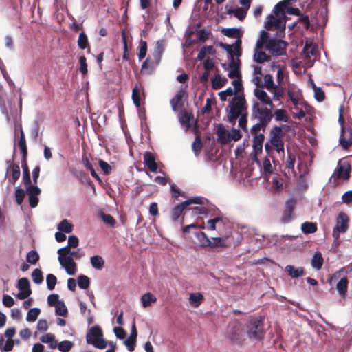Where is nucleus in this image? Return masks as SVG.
<instances>
[{
    "label": "nucleus",
    "instance_id": "f257e3e1",
    "mask_svg": "<svg viewBox=\"0 0 352 352\" xmlns=\"http://www.w3.org/2000/svg\"><path fill=\"white\" fill-rule=\"evenodd\" d=\"M296 0H283L278 2L265 19V22H286L292 20V16H297L294 22H310L312 19V13L308 10L302 7V10L292 6V3Z\"/></svg>",
    "mask_w": 352,
    "mask_h": 352
},
{
    "label": "nucleus",
    "instance_id": "f03ea898",
    "mask_svg": "<svg viewBox=\"0 0 352 352\" xmlns=\"http://www.w3.org/2000/svg\"><path fill=\"white\" fill-rule=\"evenodd\" d=\"M274 106L260 107L257 102H254L252 107V118L258 120L261 124L263 131L274 118L273 109Z\"/></svg>",
    "mask_w": 352,
    "mask_h": 352
},
{
    "label": "nucleus",
    "instance_id": "7ed1b4c3",
    "mask_svg": "<svg viewBox=\"0 0 352 352\" xmlns=\"http://www.w3.org/2000/svg\"><path fill=\"white\" fill-rule=\"evenodd\" d=\"M263 322L264 318L261 316L259 318H252L247 322L245 333L250 340L258 341L264 338Z\"/></svg>",
    "mask_w": 352,
    "mask_h": 352
},
{
    "label": "nucleus",
    "instance_id": "20e7f679",
    "mask_svg": "<svg viewBox=\"0 0 352 352\" xmlns=\"http://www.w3.org/2000/svg\"><path fill=\"white\" fill-rule=\"evenodd\" d=\"M247 110L248 105L243 93L234 95L225 109L226 111H231L236 113H242Z\"/></svg>",
    "mask_w": 352,
    "mask_h": 352
},
{
    "label": "nucleus",
    "instance_id": "39448f33",
    "mask_svg": "<svg viewBox=\"0 0 352 352\" xmlns=\"http://www.w3.org/2000/svg\"><path fill=\"white\" fill-rule=\"evenodd\" d=\"M244 333L241 325L234 322L229 324L227 330V338L232 344L241 345L244 340Z\"/></svg>",
    "mask_w": 352,
    "mask_h": 352
},
{
    "label": "nucleus",
    "instance_id": "423d86ee",
    "mask_svg": "<svg viewBox=\"0 0 352 352\" xmlns=\"http://www.w3.org/2000/svg\"><path fill=\"white\" fill-rule=\"evenodd\" d=\"M349 217L346 214L343 212H339L336 218V224L333 230V236L334 241H337L340 237V233H345L349 228Z\"/></svg>",
    "mask_w": 352,
    "mask_h": 352
},
{
    "label": "nucleus",
    "instance_id": "0eeeda50",
    "mask_svg": "<svg viewBox=\"0 0 352 352\" xmlns=\"http://www.w3.org/2000/svg\"><path fill=\"white\" fill-rule=\"evenodd\" d=\"M287 43L280 38H270L266 45V48L273 56L285 54V47Z\"/></svg>",
    "mask_w": 352,
    "mask_h": 352
},
{
    "label": "nucleus",
    "instance_id": "6e6552de",
    "mask_svg": "<svg viewBox=\"0 0 352 352\" xmlns=\"http://www.w3.org/2000/svg\"><path fill=\"white\" fill-rule=\"evenodd\" d=\"M240 4L242 6L241 8L235 9H228L227 14L234 15L238 20L242 21L245 19L247 12L250 7V0H239Z\"/></svg>",
    "mask_w": 352,
    "mask_h": 352
},
{
    "label": "nucleus",
    "instance_id": "1a4fd4ad",
    "mask_svg": "<svg viewBox=\"0 0 352 352\" xmlns=\"http://www.w3.org/2000/svg\"><path fill=\"white\" fill-rule=\"evenodd\" d=\"M25 187V193L28 195L29 205L32 208H34L38 206V197L41 193V189L36 185L29 184Z\"/></svg>",
    "mask_w": 352,
    "mask_h": 352
},
{
    "label": "nucleus",
    "instance_id": "9d476101",
    "mask_svg": "<svg viewBox=\"0 0 352 352\" xmlns=\"http://www.w3.org/2000/svg\"><path fill=\"white\" fill-rule=\"evenodd\" d=\"M144 165L152 173H159L165 175L162 170H158V164L156 162V157L151 152L146 151L144 153Z\"/></svg>",
    "mask_w": 352,
    "mask_h": 352
},
{
    "label": "nucleus",
    "instance_id": "9b49d317",
    "mask_svg": "<svg viewBox=\"0 0 352 352\" xmlns=\"http://www.w3.org/2000/svg\"><path fill=\"white\" fill-rule=\"evenodd\" d=\"M351 166L348 162L341 163L340 160L338 162L337 168L335 170L334 175L337 179L347 180L351 176Z\"/></svg>",
    "mask_w": 352,
    "mask_h": 352
},
{
    "label": "nucleus",
    "instance_id": "f8f14e48",
    "mask_svg": "<svg viewBox=\"0 0 352 352\" xmlns=\"http://www.w3.org/2000/svg\"><path fill=\"white\" fill-rule=\"evenodd\" d=\"M217 140L222 144L230 142V132L222 124H219L217 129Z\"/></svg>",
    "mask_w": 352,
    "mask_h": 352
},
{
    "label": "nucleus",
    "instance_id": "ddd939ff",
    "mask_svg": "<svg viewBox=\"0 0 352 352\" xmlns=\"http://www.w3.org/2000/svg\"><path fill=\"white\" fill-rule=\"evenodd\" d=\"M185 94V89H181L176 92L175 96L170 100V104L174 111H176L177 108H180L184 105L183 98Z\"/></svg>",
    "mask_w": 352,
    "mask_h": 352
},
{
    "label": "nucleus",
    "instance_id": "4468645a",
    "mask_svg": "<svg viewBox=\"0 0 352 352\" xmlns=\"http://www.w3.org/2000/svg\"><path fill=\"white\" fill-rule=\"evenodd\" d=\"M254 94L255 97L263 104H265L267 107L274 106L272 98L263 89H259L258 87H256L254 90Z\"/></svg>",
    "mask_w": 352,
    "mask_h": 352
},
{
    "label": "nucleus",
    "instance_id": "2eb2a0df",
    "mask_svg": "<svg viewBox=\"0 0 352 352\" xmlns=\"http://www.w3.org/2000/svg\"><path fill=\"white\" fill-rule=\"evenodd\" d=\"M265 28L267 30H271L272 29L276 30V36L278 38L285 37V29L287 23H264Z\"/></svg>",
    "mask_w": 352,
    "mask_h": 352
},
{
    "label": "nucleus",
    "instance_id": "dca6fc26",
    "mask_svg": "<svg viewBox=\"0 0 352 352\" xmlns=\"http://www.w3.org/2000/svg\"><path fill=\"white\" fill-rule=\"evenodd\" d=\"M90 336V340L92 342H94L95 340H98L99 338L103 336L102 331L101 327L98 325L95 324L92 326L88 331L86 335V341L87 342V339L89 338L88 336Z\"/></svg>",
    "mask_w": 352,
    "mask_h": 352
},
{
    "label": "nucleus",
    "instance_id": "f3484780",
    "mask_svg": "<svg viewBox=\"0 0 352 352\" xmlns=\"http://www.w3.org/2000/svg\"><path fill=\"white\" fill-rule=\"evenodd\" d=\"M265 140V135H256L255 138H253L252 144V154L259 155L263 151V145Z\"/></svg>",
    "mask_w": 352,
    "mask_h": 352
},
{
    "label": "nucleus",
    "instance_id": "a211bd4d",
    "mask_svg": "<svg viewBox=\"0 0 352 352\" xmlns=\"http://www.w3.org/2000/svg\"><path fill=\"white\" fill-rule=\"evenodd\" d=\"M195 236L199 241V245L201 248H208L210 245V239L208 238L207 234L200 230H197L195 232Z\"/></svg>",
    "mask_w": 352,
    "mask_h": 352
},
{
    "label": "nucleus",
    "instance_id": "6ab92c4d",
    "mask_svg": "<svg viewBox=\"0 0 352 352\" xmlns=\"http://www.w3.org/2000/svg\"><path fill=\"white\" fill-rule=\"evenodd\" d=\"M285 270L288 273V275L292 278H297L302 276L305 273V270L302 267H296L292 265H286Z\"/></svg>",
    "mask_w": 352,
    "mask_h": 352
},
{
    "label": "nucleus",
    "instance_id": "aec40b11",
    "mask_svg": "<svg viewBox=\"0 0 352 352\" xmlns=\"http://www.w3.org/2000/svg\"><path fill=\"white\" fill-rule=\"evenodd\" d=\"M222 34L230 38L242 37L243 31L240 28H228L221 30Z\"/></svg>",
    "mask_w": 352,
    "mask_h": 352
},
{
    "label": "nucleus",
    "instance_id": "412c9836",
    "mask_svg": "<svg viewBox=\"0 0 352 352\" xmlns=\"http://www.w3.org/2000/svg\"><path fill=\"white\" fill-rule=\"evenodd\" d=\"M194 119L192 114L188 113L186 111H182L179 114V120L182 125H185L188 129Z\"/></svg>",
    "mask_w": 352,
    "mask_h": 352
},
{
    "label": "nucleus",
    "instance_id": "4be33fe9",
    "mask_svg": "<svg viewBox=\"0 0 352 352\" xmlns=\"http://www.w3.org/2000/svg\"><path fill=\"white\" fill-rule=\"evenodd\" d=\"M143 95L145 97V94L144 92V89L141 90L137 85L133 89L131 99L134 105L139 108L141 106V95Z\"/></svg>",
    "mask_w": 352,
    "mask_h": 352
},
{
    "label": "nucleus",
    "instance_id": "5701e85b",
    "mask_svg": "<svg viewBox=\"0 0 352 352\" xmlns=\"http://www.w3.org/2000/svg\"><path fill=\"white\" fill-rule=\"evenodd\" d=\"M316 46L312 43L307 42L302 48V53L304 56V58L308 60L312 56L316 55Z\"/></svg>",
    "mask_w": 352,
    "mask_h": 352
},
{
    "label": "nucleus",
    "instance_id": "b1692460",
    "mask_svg": "<svg viewBox=\"0 0 352 352\" xmlns=\"http://www.w3.org/2000/svg\"><path fill=\"white\" fill-rule=\"evenodd\" d=\"M270 142L283 140L284 133L282 131L281 127H280L277 125L273 126V127L270 130Z\"/></svg>",
    "mask_w": 352,
    "mask_h": 352
},
{
    "label": "nucleus",
    "instance_id": "393cba45",
    "mask_svg": "<svg viewBox=\"0 0 352 352\" xmlns=\"http://www.w3.org/2000/svg\"><path fill=\"white\" fill-rule=\"evenodd\" d=\"M188 206L184 203V201L182 202L181 204H178L174 206L172 210L171 214V219L173 221H177L181 214H182L184 210Z\"/></svg>",
    "mask_w": 352,
    "mask_h": 352
},
{
    "label": "nucleus",
    "instance_id": "a878e982",
    "mask_svg": "<svg viewBox=\"0 0 352 352\" xmlns=\"http://www.w3.org/2000/svg\"><path fill=\"white\" fill-rule=\"evenodd\" d=\"M348 278L344 276L340 279L336 284V289L341 297L344 298L348 288Z\"/></svg>",
    "mask_w": 352,
    "mask_h": 352
},
{
    "label": "nucleus",
    "instance_id": "bb28decb",
    "mask_svg": "<svg viewBox=\"0 0 352 352\" xmlns=\"http://www.w3.org/2000/svg\"><path fill=\"white\" fill-rule=\"evenodd\" d=\"M349 138H347L346 131H344V133H342V131L340 132L339 142L342 148L344 150L348 149L352 144V140L351 138V135L352 133L351 130H349Z\"/></svg>",
    "mask_w": 352,
    "mask_h": 352
},
{
    "label": "nucleus",
    "instance_id": "cd10ccee",
    "mask_svg": "<svg viewBox=\"0 0 352 352\" xmlns=\"http://www.w3.org/2000/svg\"><path fill=\"white\" fill-rule=\"evenodd\" d=\"M323 261L322 254L320 252H316L311 261V265L313 268L320 270L322 267Z\"/></svg>",
    "mask_w": 352,
    "mask_h": 352
},
{
    "label": "nucleus",
    "instance_id": "c85d7f7f",
    "mask_svg": "<svg viewBox=\"0 0 352 352\" xmlns=\"http://www.w3.org/2000/svg\"><path fill=\"white\" fill-rule=\"evenodd\" d=\"M75 252H69V253H64L63 256H58V260L62 267H65L67 264L76 263L74 261V255Z\"/></svg>",
    "mask_w": 352,
    "mask_h": 352
},
{
    "label": "nucleus",
    "instance_id": "c756f323",
    "mask_svg": "<svg viewBox=\"0 0 352 352\" xmlns=\"http://www.w3.org/2000/svg\"><path fill=\"white\" fill-rule=\"evenodd\" d=\"M253 59L257 63H263L269 62L271 60V57L261 50H254Z\"/></svg>",
    "mask_w": 352,
    "mask_h": 352
},
{
    "label": "nucleus",
    "instance_id": "7c9ffc66",
    "mask_svg": "<svg viewBox=\"0 0 352 352\" xmlns=\"http://www.w3.org/2000/svg\"><path fill=\"white\" fill-rule=\"evenodd\" d=\"M162 54L153 50L152 57L149 58V67L151 70L153 71L155 69L160 63Z\"/></svg>",
    "mask_w": 352,
    "mask_h": 352
},
{
    "label": "nucleus",
    "instance_id": "2f4dec72",
    "mask_svg": "<svg viewBox=\"0 0 352 352\" xmlns=\"http://www.w3.org/2000/svg\"><path fill=\"white\" fill-rule=\"evenodd\" d=\"M227 237H212L210 239V245L208 248H226Z\"/></svg>",
    "mask_w": 352,
    "mask_h": 352
},
{
    "label": "nucleus",
    "instance_id": "473e14b6",
    "mask_svg": "<svg viewBox=\"0 0 352 352\" xmlns=\"http://www.w3.org/2000/svg\"><path fill=\"white\" fill-rule=\"evenodd\" d=\"M91 266L97 270H101L104 265V260L99 255H94L90 258Z\"/></svg>",
    "mask_w": 352,
    "mask_h": 352
},
{
    "label": "nucleus",
    "instance_id": "72a5a7b5",
    "mask_svg": "<svg viewBox=\"0 0 352 352\" xmlns=\"http://www.w3.org/2000/svg\"><path fill=\"white\" fill-rule=\"evenodd\" d=\"M214 53L215 50L212 45H205L200 49L197 54V59L201 61L207 55L214 54Z\"/></svg>",
    "mask_w": 352,
    "mask_h": 352
},
{
    "label": "nucleus",
    "instance_id": "f704fd0d",
    "mask_svg": "<svg viewBox=\"0 0 352 352\" xmlns=\"http://www.w3.org/2000/svg\"><path fill=\"white\" fill-rule=\"evenodd\" d=\"M58 231L69 234L72 232L73 225L67 220L63 219L57 226Z\"/></svg>",
    "mask_w": 352,
    "mask_h": 352
},
{
    "label": "nucleus",
    "instance_id": "c9c22d12",
    "mask_svg": "<svg viewBox=\"0 0 352 352\" xmlns=\"http://www.w3.org/2000/svg\"><path fill=\"white\" fill-rule=\"evenodd\" d=\"M301 230L305 234H313L317 231V226L315 223L305 221L301 225Z\"/></svg>",
    "mask_w": 352,
    "mask_h": 352
},
{
    "label": "nucleus",
    "instance_id": "e433bc0d",
    "mask_svg": "<svg viewBox=\"0 0 352 352\" xmlns=\"http://www.w3.org/2000/svg\"><path fill=\"white\" fill-rule=\"evenodd\" d=\"M239 114L240 115V116H239V118H238L239 127L240 129H241L243 131L247 133L248 131V126H247L248 116V111H243L242 113H239Z\"/></svg>",
    "mask_w": 352,
    "mask_h": 352
},
{
    "label": "nucleus",
    "instance_id": "4c0bfd02",
    "mask_svg": "<svg viewBox=\"0 0 352 352\" xmlns=\"http://www.w3.org/2000/svg\"><path fill=\"white\" fill-rule=\"evenodd\" d=\"M273 114L275 117V120L277 122H287L288 121L289 117L287 114V112L283 109H275L273 111Z\"/></svg>",
    "mask_w": 352,
    "mask_h": 352
},
{
    "label": "nucleus",
    "instance_id": "58836bf2",
    "mask_svg": "<svg viewBox=\"0 0 352 352\" xmlns=\"http://www.w3.org/2000/svg\"><path fill=\"white\" fill-rule=\"evenodd\" d=\"M209 201L206 198L201 196H195L184 201V203L189 206L190 204H199L204 205L208 203Z\"/></svg>",
    "mask_w": 352,
    "mask_h": 352
},
{
    "label": "nucleus",
    "instance_id": "ea45409f",
    "mask_svg": "<svg viewBox=\"0 0 352 352\" xmlns=\"http://www.w3.org/2000/svg\"><path fill=\"white\" fill-rule=\"evenodd\" d=\"M22 168H23V181L24 182V186H28L29 184H32L30 173L28 167V165L25 162V158L23 159V162H22Z\"/></svg>",
    "mask_w": 352,
    "mask_h": 352
},
{
    "label": "nucleus",
    "instance_id": "a19ab883",
    "mask_svg": "<svg viewBox=\"0 0 352 352\" xmlns=\"http://www.w3.org/2000/svg\"><path fill=\"white\" fill-rule=\"evenodd\" d=\"M77 283L80 289H87L90 285V278L84 274H80L77 278Z\"/></svg>",
    "mask_w": 352,
    "mask_h": 352
},
{
    "label": "nucleus",
    "instance_id": "79ce46f5",
    "mask_svg": "<svg viewBox=\"0 0 352 352\" xmlns=\"http://www.w3.org/2000/svg\"><path fill=\"white\" fill-rule=\"evenodd\" d=\"M204 299V296L201 293H192L189 296V302L191 305L197 307L199 306Z\"/></svg>",
    "mask_w": 352,
    "mask_h": 352
},
{
    "label": "nucleus",
    "instance_id": "37998d69",
    "mask_svg": "<svg viewBox=\"0 0 352 352\" xmlns=\"http://www.w3.org/2000/svg\"><path fill=\"white\" fill-rule=\"evenodd\" d=\"M157 300V298L150 292L146 293L141 297L142 305L143 307H147L151 305L152 302Z\"/></svg>",
    "mask_w": 352,
    "mask_h": 352
},
{
    "label": "nucleus",
    "instance_id": "c03bdc74",
    "mask_svg": "<svg viewBox=\"0 0 352 352\" xmlns=\"http://www.w3.org/2000/svg\"><path fill=\"white\" fill-rule=\"evenodd\" d=\"M18 146L21 150V153L23 155V159H25L28 153V149L25 142V135L23 130H21L20 138L18 142Z\"/></svg>",
    "mask_w": 352,
    "mask_h": 352
},
{
    "label": "nucleus",
    "instance_id": "a18cd8bd",
    "mask_svg": "<svg viewBox=\"0 0 352 352\" xmlns=\"http://www.w3.org/2000/svg\"><path fill=\"white\" fill-rule=\"evenodd\" d=\"M265 88L269 91H272L274 88L277 87L278 85H276L274 82V78L272 74H267L264 76V83Z\"/></svg>",
    "mask_w": 352,
    "mask_h": 352
},
{
    "label": "nucleus",
    "instance_id": "49530a36",
    "mask_svg": "<svg viewBox=\"0 0 352 352\" xmlns=\"http://www.w3.org/2000/svg\"><path fill=\"white\" fill-rule=\"evenodd\" d=\"M41 313V309L38 307H33L28 310L26 316L28 322H34Z\"/></svg>",
    "mask_w": 352,
    "mask_h": 352
},
{
    "label": "nucleus",
    "instance_id": "de8ad7c7",
    "mask_svg": "<svg viewBox=\"0 0 352 352\" xmlns=\"http://www.w3.org/2000/svg\"><path fill=\"white\" fill-rule=\"evenodd\" d=\"M87 339V344L93 345L94 347L100 349H104L107 346V342L106 340H104L102 337H100L98 338V340H95L94 342L91 341L90 336H88Z\"/></svg>",
    "mask_w": 352,
    "mask_h": 352
},
{
    "label": "nucleus",
    "instance_id": "09e8293b",
    "mask_svg": "<svg viewBox=\"0 0 352 352\" xmlns=\"http://www.w3.org/2000/svg\"><path fill=\"white\" fill-rule=\"evenodd\" d=\"M32 278L34 283L40 285L43 281V275L40 268L34 269L32 272Z\"/></svg>",
    "mask_w": 352,
    "mask_h": 352
},
{
    "label": "nucleus",
    "instance_id": "8fccbe9b",
    "mask_svg": "<svg viewBox=\"0 0 352 352\" xmlns=\"http://www.w3.org/2000/svg\"><path fill=\"white\" fill-rule=\"evenodd\" d=\"M203 144L200 137L196 136L192 144V149L195 156H198L201 151Z\"/></svg>",
    "mask_w": 352,
    "mask_h": 352
},
{
    "label": "nucleus",
    "instance_id": "3c124183",
    "mask_svg": "<svg viewBox=\"0 0 352 352\" xmlns=\"http://www.w3.org/2000/svg\"><path fill=\"white\" fill-rule=\"evenodd\" d=\"M68 313L67 308L65 304V302L63 300H60V302H58V304H57L55 306V314L57 316H65Z\"/></svg>",
    "mask_w": 352,
    "mask_h": 352
},
{
    "label": "nucleus",
    "instance_id": "603ef678",
    "mask_svg": "<svg viewBox=\"0 0 352 352\" xmlns=\"http://www.w3.org/2000/svg\"><path fill=\"white\" fill-rule=\"evenodd\" d=\"M16 287L19 290H31L29 279L26 277L19 278L17 280Z\"/></svg>",
    "mask_w": 352,
    "mask_h": 352
},
{
    "label": "nucleus",
    "instance_id": "864d4df0",
    "mask_svg": "<svg viewBox=\"0 0 352 352\" xmlns=\"http://www.w3.org/2000/svg\"><path fill=\"white\" fill-rule=\"evenodd\" d=\"M99 217L104 223L110 226H114L116 224V220L114 218L109 214H106L103 212H100L99 214Z\"/></svg>",
    "mask_w": 352,
    "mask_h": 352
},
{
    "label": "nucleus",
    "instance_id": "5fc2aeb1",
    "mask_svg": "<svg viewBox=\"0 0 352 352\" xmlns=\"http://www.w3.org/2000/svg\"><path fill=\"white\" fill-rule=\"evenodd\" d=\"M210 34V32L206 30L205 28L201 29H196V34H197V42L198 41H205L208 38V36Z\"/></svg>",
    "mask_w": 352,
    "mask_h": 352
},
{
    "label": "nucleus",
    "instance_id": "6e6d98bb",
    "mask_svg": "<svg viewBox=\"0 0 352 352\" xmlns=\"http://www.w3.org/2000/svg\"><path fill=\"white\" fill-rule=\"evenodd\" d=\"M74 346L72 342L69 340H63L58 344V349L60 352H69Z\"/></svg>",
    "mask_w": 352,
    "mask_h": 352
},
{
    "label": "nucleus",
    "instance_id": "4d7b16f0",
    "mask_svg": "<svg viewBox=\"0 0 352 352\" xmlns=\"http://www.w3.org/2000/svg\"><path fill=\"white\" fill-rule=\"evenodd\" d=\"M12 169V177L9 179V182L14 184L20 177V168L19 165L13 164L11 166Z\"/></svg>",
    "mask_w": 352,
    "mask_h": 352
},
{
    "label": "nucleus",
    "instance_id": "13d9d810",
    "mask_svg": "<svg viewBox=\"0 0 352 352\" xmlns=\"http://www.w3.org/2000/svg\"><path fill=\"white\" fill-rule=\"evenodd\" d=\"M39 254L36 250H30L29 252H28L26 256V261L28 263L34 265L36 264L38 260H39Z\"/></svg>",
    "mask_w": 352,
    "mask_h": 352
},
{
    "label": "nucleus",
    "instance_id": "bf43d9fd",
    "mask_svg": "<svg viewBox=\"0 0 352 352\" xmlns=\"http://www.w3.org/2000/svg\"><path fill=\"white\" fill-rule=\"evenodd\" d=\"M56 283L57 278L55 275H54L53 274H48L46 276L47 288L50 291H52L54 289Z\"/></svg>",
    "mask_w": 352,
    "mask_h": 352
},
{
    "label": "nucleus",
    "instance_id": "052dcab7",
    "mask_svg": "<svg viewBox=\"0 0 352 352\" xmlns=\"http://www.w3.org/2000/svg\"><path fill=\"white\" fill-rule=\"evenodd\" d=\"M78 46L80 49L85 50L88 46V38L84 32H81L78 39Z\"/></svg>",
    "mask_w": 352,
    "mask_h": 352
},
{
    "label": "nucleus",
    "instance_id": "680f3d73",
    "mask_svg": "<svg viewBox=\"0 0 352 352\" xmlns=\"http://www.w3.org/2000/svg\"><path fill=\"white\" fill-rule=\"evenodd\" d=\"M79 60V72L81 73L82 76H85L88 72L87 58L85 56H80L78 58Z\"/></svg>",
    "mask_w": 352,
    "mask_h": 352
},
{
    "label": "nucleus",
    "instance_id": "e2e57ef3",
    "mask_svg": "<svg viewBox=\"0 0 352 352\" xmlns=\"http://www.w3.org/2000/svg\"><path fill=\"white\" fill-rule=\"evenodd\" d=\"M218 95L220 98V100L222 102H225L227 100L228 96H234V95H235L234 89H233L231 87H229L226 90L219 92Z\"/></svg>",
    "mask_w": 352,
    "mask_h": 352
},
{
    "label": "nucleus",
    "instance_id": "0e129e2a",
    "mask_svg": "<svg viewBox=\"0 0 352 352\" xmlns=\"http://www.w3.org/2000/svg\"><path fill=\"white\" fill-rule=\"evenodd\" d=\"M84 165L85 168L89 170L91 176L95 178L96 180L101 182V179L98 175V174L96 172L95 169L93 167L92 164L90 162V161L88 159H86L84 161Z\"/></svg>",
    "mask_w": 352,
    "mask_h": 352
},
{
    "label": "nucleus",
    "instance_id": "69168bd1",
    "mask_svg": "<svg viewBox=\"0 0 352 352\" xmlns=\"http://www.w3.org/2000/svg\"><path fill=\"white\" fill-rule=\"evenodd\" d=\"M250 132L254 138H255L256 135H265V132L263 131L262 125L259 122H257L252 126Z\"/></svg>",
    "mask_w": 352,
    "mask_h": 352
},
{
    "label": "nucleus",
    "instance_id": "338daca9",
    "mask_svg": "<svg viewBox=\"0 0 352 352\" xmlns=\"http://www.w3.org/2000/svg\"><path fill=\"white\" fill-rule=\"evenodd\" d=\"M147 52V43L145 41L141 40L139 47V52L138 56L140 60L145 58Z\"/></svg>",
    "mask_w": 352,
    "mask_h": 352
},
{
    "label": "nucleus",
    "instance_id": "774afa93",
    "mask_svg": "<svg viewBox=\"0 0 352 352\" xmlns=\"http://www.w3.org/2000/svg\"><path fill=\"white\" fill-rule=\"evenodd\" d=\"M212 87L214 89H219L223 87V82H221V76L220 74H215L214 77L211 79Z\"/></svg>",
    "mask_w": 352,
    "mask_h": 352
}]
</instances>
